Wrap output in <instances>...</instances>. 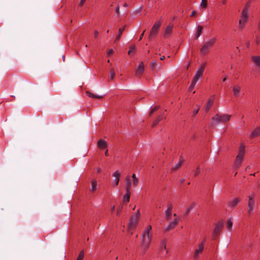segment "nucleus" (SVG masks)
Segmentation results:
<instances>
[{
  "label": "nucleus",
  "mask_w": 260,
  "mask_h": 260,
  "mask_svg": "<svg viewBox=\"0 0 260 260\" xmlns=\"http://www.w3.org/2000/svg\"><path fill=\"white\" fill-rule=\"evenodd\" d=\"M226 0H224V1H223L222 3H223V4H225L226 3Z\"/></svg>",
  "instance_id": "bf43d9fd"
},
{
  "label": "nucleus",
  "mask_w": 260,
  "mask_h": 260,
  "mask_svg": "<svg viewBox=\"0 0 260 260\" xmlns=\"http://www.w3.org/2000/svg\"><path fill=\"white\" fill-rule=\"evenodd\" d=\"M196 83H197V82H196L195 81H193V80L191 81V84L188 89L189 91L191 92L192 90V89L194 88Z\"/></svg>",
  "instance_id": "2f4dec72"
},
{
  "label": "nucleus",
  "mask_w": 260,
  "mask_h": 260,
  "mask_svg": "<svg viewBox=\"0 0 260 260\" xmlns=\"http://www.w3.org/2000/svg\"><path fill=\"white\" fill-rule=\"evenodd\" d=\"M199 110V108H198L197 109H194L193 111V115H194L197 114L198 113Z\"/></svg>",
  "instance_id": "37998d69"
},
{
  "label": "nucleus",
  "mask_w": 260,
  "mask_h": 260,
  "mask_svg": "<svg viewBox=\"0 0 260 260\" xmlns=\"http://www.w3.org/2000/svg\"><path fill=\"white\" fill-rule=\"evenodd\" d=\"M105 155L106 156H108L109 155V153H108V150L107 149L106 151H105Z\"/></svg>",
  "instance_id": "603ef678"
},
{
  "label": "nucleus",
  "mask_w": 260,
  "mask_h": 260,
  "mask_svg": "<svg viewBox=\"0 0 260 260\" xmlns=\"http://www.w3.org/2000/svg\"><path fill=\"white\" fill-rule=\"evenodd\" d=\"M194 206V203L191 204L190 205V206L186 209L185 214H188L190 212V211L193 208Z\"/></svg>",
  "instance_id": "72a5a7b5"
},
{
  "label": "nucleus",
  "mask_w": 260,
  "mask_h": 260,
  "mask_svg": "<svg viewBox=\"0 0 260 260\" xmlns=\"http://www.w3.org/2000/svg\"><path fill=\"white\" fill-rule=\"evenodd\" d=\"M111 211H114V210H115V206H111Z\"/></svg>",
  "instance_id": "3c124183"
},
{
  "label": "nucleus",
  "mask_w": 260,
  "mask_h": 260,
  "mask_svg": "<svg viewBox=\"0 0 260 260\" xmlns=\"http://www.w3.org/2000/svg\"><path fill=\"white\" fill-rule=\"evenodd\" d=\"M231 115L229 114H223L219 115L216 114L213 117L212 120L215 124L220 123H226L230 121Z\"/></svg>",
  "instance_id": "7ed1b4c3"
},
{
  "label": "nucleus",
  "mask_w": 260,
  "mask_h": 260,
  "mask_svg": "<svg viewBox=\"0 0 260 260\" xmlns=\"http://www.w3.org/2000/svg\"><path fill=\"white\" fill-rule=\"evenodd\" d=\"M97 189V182L95 180H92L91 181V187L89 189L90 191L93 192Z\"/></svg>",
  "instance_id": "393cba45"
},
{
  "label": "nucleus",
  "mask_w": 260,
  "mask_h": 260,
  "mask_svg": "<svg viewBox=\"0 0 260 260\" xmlns=\"http://www.w3.org/2000/svg\"><path fill=\"white\" fill-rule=\"evenodd\" d=\"M155 64H156L155 61H152L151 63H150V67L153 68Z\"/></svg>",
  "instance_id": "a18cd8bd"
},
{
  "label": "nucleus",
  "mask_w": 260,
  "mask_h": 260,
  "mask_svg": "<svg viewBox=\"0 0 260 260\" xmlns=\"http://www.w3.org/2000/svg\"><path fill=\"white\" fill-rule=\"evenodd\" d=\"M161 25V22L160 21H158V22H156L154 25L153 26L151 32L149 35V38H152L155 36L159 30V29L160 28V26Z\"/></svg>",
  "instance_id": "1a4fd4ad"
},
{
  "label": "nucleus",
  "mask_w": 260,
  "mask_h": 260,
  "mask_svg": "<svg viewBox=\"0 0 260 260\" xmlns=\"http://www.w3.org/2000/svg\"><path fill=\"white\" fill-rule=\"evenodd\" d=\"M144 64L143 62L140 63L139 67L136 69V76H139L143 73L144 71Z\"/></svg>",
  "instance_id": "dca6fc26"
},
{
  "label": "nucleus",
  "mask_w": 260,
  "mask_h": 260,
  "mask_svg": "<svg viewBox=\"0 0 260 260\" xmlns=\"http://www.w3.org/2000/svg\"><path fill=\"white\" fill-rule=\"evenodd\" d=\"M179 221L177 219H175L172 222H171L165 230V232H168L173 229L178 223Z\"/></svg>",
  "instance_id": "4468645a"
},
{
  "label": "nucleus",
  "mask_w": 260,
  "mask_h": 260,
  "mask_svg": "<svg viewBox=\"0 0 260 260\" xmlns=\"http://www.w3.org/2000/svg\"><path fill=\"white\" fill-rule=\"evenodd\" d=\"M174 216H176V214H174Z\"/></svg>",
  "instance_id": "0e129e2a"
},
{
  "label": "nucleus",
  "mask_w": 260,
  "mask_h": 260,
  "mask_svg": "<svg viewBox=\"0 0 260 260\" xmlns=\"http://www.w3.org/2000/svg\"><path fill=\"white\" fill-rule=\"evenodd\" d=\"M116 76L115 73L113 69H111L110 71V74L109 76V78L110 79L112 80Z\"/></svg>",
  "instance_id": "473e14b6"
},
{
  "label": "nucleus",
  "mask_w": 260,
  "mask_h": 260,
  "mask_svg": "<svg viewBox=\"0 0 260 260\" xmlns=\"http://www.w3.org/2000/svg\"><path fill=\"white\" fill-rule=\"evenodd\" d=\"M194 13H195V12L194 11H192L191 14V16H194Z\"/></svg>",
  "instance_id": "5fc2aeb1"
},
{
  "label": "nucleus",
  "mask_w": 260,
  "mask_h": 260,
  "mask_svg": "<svg viewBox=\"0 0 260 260\" xmlns=\"http://www.w3.org/2000/svg\"><path fill=\"white\" fill-rule=\"evenodd\" d=\"M200 169L199 167H198L195 173H194V176H197L200 172Z\"/></svg>",
  "instance_id": "58836bf2"
},
{
  "label": "nucleus",
  "mask_w": 260,
  "mask_h": 260,
  "mask_svg": "<svg viewBox=\"0 0 260 260\" xmlns=\"http://www.w3.org/2000/svg\"><path fill=\"white\" fill-rule=\"evenodd\" d=\"M260 135V127L256 128L250 134V137L253 138Z\"/></svg>",
  "instance_id": "4be33fe9"
},
{
  "label": "nucleus",
  "mask_w": 260,
  "mask_h": 260,
  "mask_svg": "<svg viewBox=\"0 0 260 260\" xmlns=\"http://www.w3.org/2000/svg\"><path fill=\"white\" fill-rule=\"evenodd\" d=\"M244 153L245 146L243 144H241L239 147L238 154L236 156V159L234 164V166L236 168H238L240 167L243 157L244 155Z\"/></svg>",
  "instance_id": "20e7f679"
},
{
  "label": "nucleus",
  "mask_w": 260,
  "mask_h": 260,
  "mask_svg": "<svg viewBox=\"0 0 260 260\" xmlns=\"http://www.w3.org/2000/svg\"><path fill=\"white\" fill-rule=\"evenodd\" d=\"M205 241V239H204L201 243L199 244L198 247L195 249L193 254V257L194 259H197L199 257L200 255L202 253L204 248Z\"/></svg>",
  "instance_id": "0eeeda50"
},
{
  "label": "nucleus",
  "mask_w": 260,
  "mask_h": 260,
  "mask_svg": "<svg viewBox=\"0 0 260 260\" xmlns=\"http://www.w3.org/2000/svg\"><path fill=\"white\" fill-rule=\"evenodd\" d=\"M184 179H183L180 180V182H181V183H183V182H184Z\"/></svg>",
  "instance_id": "4d7b16f0"
},
{
  "label": "nucleus",
  "mask_w": 260,
  "mask_h": 260,
  "mask_svg": "<svg viewBox=\"0 0 260 260\" xmlns=\"http://www.w3.org/2000/svg\"><path fill=\"white\" fill-rule=\"evenodd\" d=\"M126 194L123 197V204H126L129 201L131 191L128 190V188L126 190Z\"/></svg>",
  "instance_id": "5701e85b"
},
{
  "label": "nucleus",
  "mask_w": 260,
  "mask_h": 260,
  "mask_svg": "<svg viewBox=\"0 0 260 260\" xmlns=\"http://www.w3.org/2000/svg\"><path fill=\"white\" fill-rule=\"evenodd\" d=\"M125 28V26H123L122 27L119 28L118 34L116 38V41H118L120 39V36L122 35L123 31L124 30Z\"/></svg>",
  "instance_id": "cd10ccee"
},
{
  "label": "nucleus",
  "mask_w": 260,
  "mask_h": 260,
  "mask_svg": "<svg viewBox=\"0 0 260 260\" xmlns=\"http://www.w3.org/2000/svg\"><path fill=\"white\" fill-rule=\"evenodd\" d=\"M250 7V2H248L242 11L240 19L239 21V29L241 30L243 29L248 22L249 15Z\"/></svg>",
  "instance_id": "f03ea898"
},
{
  "label": "nucleus",
  "mask_w": 260,
  "mask_h": 260,
  "mask_svg": "<svg viewBox=\"0 0 260 260\" xmlns=\"http://www.w3.org/2000/svg\"><path fill=\"white\" fill-rule=\"evenodd\" d=\"M164 117L162 115H159L157 119L154 120L152 124V126H154L156 125Z\"/></svg>",
  "instance_id": "c756f323"
},
{
  "label": "nucleus",
  "mask_w": 260,
  "mask_h": 260,
  "mask_svg": "<svg viewBox=\"0 0 260 260\" xmlns=\"http://www.w3.org/2000/svg\"><path fill=\"white\" fill-rule=\"evenodd\" d=\"M115 12L116 14H119V6L118 5L115 8Z\"/></svg>",
  "instance_id": "a19ab883"
},
{
  "label": "nucleus",
  "mask_w": 260,
  "mask_h": 260,
  "mask_svg": "<svg viewBox=\"0 0 260 260\" xmlns=\"http://www.w3.org/2000/svg\"><path fill=\"white\" fill-rule=\"evenodd\" d=\"M62 59H63V61H64V60H65L64 56H62Z\"/></svg>",
  "instance_id": "052dcab7"
},
{
  "label": "nucleus",
  "mask_w": 260,
  "mask_h": 260,
  "mask_svg": "<svg viewBox=\"0 0 260 260\" xmlns=\"http://www.w3.org/2000/svg\"><path fill=\"white\" fill-rule=\"evenodd\" d=\"M138 183V179H135L133 180V184L135 187H136Z\"/></svg>",
  "instance_id": "ea45409f"
},
{
  "label": "nucleus",
  "mask_w": 260,
  "mask_h": 260,
  "mask_svg": "<svg viewBox=\"0 0 260 260\" xmlns=\"http://www.w3.org/2000/svg\"><path fill=\"white\" fill-rule=\"evenodd\" d=\"M96 170H97V172H98V173H100V172L102 171L101 169H100V168H98L96 169Z\"/></svg>",
  "instance_id": "8fccbe9b"
},
{
  "label": "nucleus",
  "mask_w": 260,
  "mask_h": 260,
  "mask_svg": "<svg viewBox=\"0 0 260 260\" xmlns=\"http://www.w3.org/2000/svg\"><path fill=\"white\" fill-rule=\"evenodd\" d=\"M132 178L133 179V180H134L135 179H137L136 177V175L135 174H134L133 175H132Z\"/></svg>",
  "instance_id": "864d4df0"
},
{
  "label": "nucleus",
  "mask_w": 260,
  "mask_h": 260,
  "mask_svg": "<svg viewBox=\"0 0 260 260\" xmlns=\"http://www.w3.org/2000/svg\"><path fill=\"white\" fill-rule=\"evenodd\" d=\"M201 6L204 8H206L207 6V1L206 0H202Z\"/></svg>",
  "instance_id": "4c0bfd02"
},
{
  "label": "nucleus",
  "mask_w": 260,
  "mask_h": 260,
  "mask_svg": "<svg viewBox=\"0 0 260 260\" xmlns=\"http://www.w3.org/2000/svg\"><path fill=\"white\" fill-rule=\"evenodd\" d=\"M254 201L253 199V197L249 196V202H248V211L249 214H251L254 208Z\"/></svg>",
  "instance_id": "9d476101"
},
{
  "label": "nucleus",
  "mask_w": 260,
  "mask_h": 260,
  "mask_svg": "<svg viewBox=\"0 0 260 260\" xmlns=\"http://www.w3.org/2000/svg\"><path fill=\"white\" fill-rule=\"evenodd\" d=\"M241 87L239 85H234L233 87L234 95L236 97H239L241 95Z\"/></svg>",
  "instance_id": "2eb2a0df"
},
{
  "label": "nucleus",
  "mask_w": 260,
  "mask_h": 260,
  "mask_svg": "<svg viewBox=\"0 0 260 260\" xmlns=\"http://www.w3.org/2000/svg\"><path fill=\"white\" fill-rule=\"evenodd\" d=\"M251 60L255 67L260 69V56L259 55L252 56L251 58Z\"/></svg>",
  "instance_id": "f8f14e48"
},
{
  "label": "nucleus",
  "mask_w": 260,
  "mask_h": 260,
  "mask_svg": "<svg viewBox=\"0 0 260 260\" xmlns=\"http://www.w3.org/2000/svg\"><path fill=\"white\" fill-rule=\"evenodd\" d=\"M205 64H202L197 70L196 72V74L194 76L192 80L195 81L197 82L198 80L200 79L203 75V72L205 70Z\"/></svg>",
  "instance_id": "6e6552de"
},
{
  "label": "nucleus",
  "mask_w": 260,
  "mask_h": 260,
  "mask_svg": "<svg viewBox=\"0 0 260 260\" xmlns=\"http://www.w3.org/2000/svg\"><path fill=\"white\" fill-rule=\"evenodd\" d=\"M203 29V28L202 26L199 25L198 26L197 31L195 34V37L196 39H198L200 36Z\"/></svg>",
  "instance_id": "b1692460"
},
{
  "label": "nucleus",
  "mask_w": 260,
  "mask_h": 260,
  "mask_svg": "<svg viewBox=\"0 0 260 260\" xmlns=\"http://www.w3.org/2000/svg\"><path fill=\"white\" fill-rule=\"evenodd\" d=\"M214 96H213L212 98H210L208 102H207V104L205 106V111L206 112H208L210 109L211 108V107H212L213 104V102H214Z\"/></svg>",
  "instance_id": "f3484780"
},
{
  "label": "nucleus",
  "mask_w": 260,
  "mask_h": 260,
  "mask_svg": "<svg viewBox=\"0 0 260 260\" xmlns=\"http://www.w3.org/2000/svg\"><path fill=\"white\" fill-rule=\"evenodd\" d=\"M135 49H136V46L135 45L130 46L129 50L128 52V54H130L132 51H133L135 50Z\"/></svg>",
  "instance_id": "c9c22d12"
},
{
  "label": "nucleus",
  "mask_w": 260,
  "mask_h": 260,
  "mask_svg": "<svg viewBox=\"0 0 260 260\" xmlns=\"http://www.w3.org/2000/svg\"><path fill=\"white\" fill-rule=\"evenodd\" d=\"M83 257H84V252H83V251H81L80 252V253L77 258V260H83Z\"/></svg>",
  "instance_id": "f704fd0d"
},
{
  "label": "nucleus",
  "mask_w": 260,
  "mask_h": 260,
  "mask_svg": "<svg viewBox=\"0 0 260 260\" xmlns=\"http://www.w3.org/2000/svg\"><path fill=\"white\" fill-rule=\"evenodd\" d=\"M123 6L125 7H126L127 6V4L126 3H124L123 4Z\"/></svg>",
  "instance_id": "13d9d810"
},
{
  "label": "nucleus",
  "mask_w": 260,
  "mask_h": 260,
  "mask_svg": "<svg viewBox=\"0 0 260 260\" xmlns=\"http://www.w3.org/2000/svg\"><path fill=\"white\" fill-rule=\"evenodd\" d=\"M126 190L128 188V190H131L132 187V180L129 177H127L126 178Z\"/></svg>",
  "instance_id": "a878e982"
},
{
  "label": "nucleus",
  "mask_w": 260,
  "mask_h": 260,
  "mask_svg": "<svg viewBox=\"0 0 260 260\" xmlns=\"http://www.w3.org/2000/svg\"><path fill=\"white\" fill-rule=\"evenodd\" d=\"M98 146L101 149H104L107 147V144L106 141L101 139L98 142Z\"/></svg>",
  "instance_id": "412c9836"
},
{
  "label": "nucleus",
  "mask_w": 260,
  "mask_h": 260,
  "mask_svg": "<svg viewBox=\"0 0 260 260\" xmlns=\"http://www.w3.org/2000/svg\"><path fill=\"white\" fill-rule=\"evenodd\" d=\"M140 217V212L138 210L137 213L133 214L129 219L128 229V231L134 230L138 223Z\"/></svg>",
  "instance_id": "39448f33"
},
{
  "label": "nucleus",
  "mask_w": 260,
  "mask_h": 260,
  "mask_svg": "<svg viewBox=\"0 0 260 260\" xmlns=\"http://www.w3.org/2000/svg\"><path fill=\"white\" fill-rule=\"evenodd\" d=\"M112 176L113 177H114V179L113 182V185L115 186L118 185L119 181L120 173L118 170H117L114 173H113Z\"/></svg>",
  "instance_id": "9b49d317"
},
{
  "label": "nucleus",
  "mask_w": 260,
  "mask_h": 260,
  "mask_svg": "<svg viewBox=\"0 0 260 260\" xmlns=\"http://www.w3.org/2000/svg\"><path fill=\"white\" fill-rule=\"evenodd\" d=\"M173 25L172 24H169L166 28L165 32V37L167 38L170 36L172 32Z\"/></svg>",
  "instance_id": "6ab92c4d"
},
{
  "label": "nucleus",
  "mask_w": 260,
  "mask_h": 260,
  "mask_svg": "<svg viewBox=\"0 0 260 260\" xmlns=\"http://www.w3.org/2000/svg\"><path fill=\"white\" fill-rule=\"evenodd\" d=\"M99 34V32L96 30L94 31V37L97 38Z\"/></svg>",
  "instance_id": "de8ad7c7"
},
{
  "label": "nucleus",
  "mask_w": 260,
  "mask_h": 260,
  "mask_svg": "<svg viewBox=\"0 0 260 260\" xmlns=\"http://www.w3.org/2000/svg\"><path fill=\"white\" fill-rule=\"evenodd\" d=\"M225 80H226V78L225 77L223 79L222 81L224 82V81H225Z\"/></svg>",
  "instance_id": "680f3d73"
},
{
  "label": "nucleus",
  "mask_w": 260,
  "mask_h": 260,
  "mask_svg": "<svg viewBox=\"0 0 260 260\" xmlns=\"http://www.w3.org/2000/svg\"><path fill=\"white\" fill-rule=\"evenodd\" d=\"M215 41V39L207 41L201 49V54L202 55H205L208 52V50L212 48Z\"/></svg>",
  "instance_id": "423d86ee"
},
{
  "label": "nucleus",
  "mask_w": 260,
  "mask_h": 260,
  "mask_svg": "<svg viewBox=\"0 0 260 260\" xmlns=\"http://www.w3.org/2000/svg\"><path fill=\"white\" fill-rule=\"evenodd\" d=\"M86 95L90 98H92L101 99L103 97V95H96L89 91L86 92Z\"/></svg>",
  "instance_id": "bb28decb"
},
{
  "label": "nucleus",
  "mask_w": 260,
  "mask_h": 260,
  "mask_svg": "<svg viewBox=\"0 0 260 260\" xmlns=\"http://www.w3.org/2000/svg\"><path fill=\"white\" fill-rule=\"evenodd\" d=\"M222 227H223V223L221 222H218L216 224L215 228L214 229V235H217L220 232V231H221Z\"/></svg>",
  "instance_id": "a211bd4d"
},
{
  "label": "nucleus",
  "mask_w": 260,
  "mask_h": 260,
  "mask_svg": "<svg viewBox=\"0 0 260 260\" xmlns=\"http://www.w3.org/2000/svg\"><path fill=\"white\" fill-rule=\"evenodd\" d=\"M85 1H86V0H81L80 3V5L82 6Z\"/></svg>",
  "instance_id": "49530a36"
},
{
  "label": "nucleus",
  "mask_w": 260,
  "mask_h": 260,
  "mask_svg": "<svg viewBox=\"0 0 260 260\" xmlns=\"http://www.w3.org/2000/svg\"><path fill=\"white\" fill-rule=\"evenodd\" d=\"M183 161V160L180 158L178 163L172 167V170L176 171L181 166Z\"/></svg>",
  "instance_id": "c85d7f7f"
},
{
  "label": "nucleus",
  "mask_w": 260,
  "mask_h": 260,
  "mask_svg": "<svg viewBox=\"0 0 260 260\" xmlns=\"http://www.w3.org/2000/svg\"><path fill=\"white\" fill-rule=\"evenodd\" d=\"M233 226V221L231 218H230L227 222V228L228 230L230 231Z\"/></svg>",
  "instance_id": "7c9ffc66"
},
{
  "label": "nucleus",
  "mask_w": 260,
  "mask_h": 260,
  "mask_svg": "<svg viewBox=\"0 0 260 260\" xmlns=\"http://www.w3.org/2000/svg\"><path fill=\"white\" fill-rule=\"evenodd\" d=\"M160 248L161 249H166V245L164 241H162L160 244Z\"/></svg>",
  "instance_id": "e433bc0d"
},
{
  "label": "nucleus",
  "mask_w": 260,
  "mask_h": 260,
  "mask_svg": "<svg viewBox=\"0 0 260 260\" xmlns=\"http://www.w3.org/2000/svg\"><path fill=\"white\" fill-rule=\"evenodd\" d=\"M151 230V225H149L144 230L142 234L141 245L145 250L149 248L151 241L152 236L151 233H150Z\"/></svg>",
  "instance_id": "f257e3e1"
},
{
  "label": "nucleus",
  "mask_w": 260,
  "mask_h": 260,
  "mask_svg": "<svg viewBox=\"0 0 260 260\" xmlns=\"http://www.w3.org/2000/svg\"><path fill=\"white\" fill-rule=\"evenodd\" d=\"M113 51H113V49H110V50H109L108 51V53H107V54H108V55H109H109H111V54L113 53Z\"/></svg>",
  "instance_id": "c03bdc74"
},
{
  "label": "nucleus",
  "mask_w": 260,
  "mask_h": 260,
  "mask_svg": "<svg viewBox=\"0 0 260 260\" xmlns=\"http://www.w3.org/2000/svg\"><path fill=\"white\" fill-rule=\"evenodd\" d=\"M240 202V199L239 198H235L233 199L231 201H230L229 203V207L231 208L235 207Z\"/></svg>",
  "instance_id": "aec40b11"
},
{
  "label": "nucleus",
  "mask_w": 260,
  "mask_h": 260,
  "mask_svg": "<svg viewBox=\"0 0 260 260\" xmlns=\"http://www.w3.org/2000/svg\"><path fill=\"white\" fill-rule=\"evenodd\" d=\"M120 213V210H117V214H118Z\"/></svg>",
  "instance_id": "e2e57ef3"
},
{
  "label": "nucleus",
  "mask_w": 260,
  "mask_h": 260,
  "mask_svg": "<svg viewBox=\"0 0 260 260\" xmlns=\"http://www.w3.org/2000/svg\"><path fill=\"white\" fill-rule=\"evenodd\" d=\"M165 59V56H161V57H160V60H163V59Z\"/></svg>",
  "instance_id": "6e6d98bb"
},
{
  "label": "nucleus",
  "mask_w": 260,
  "mask_h": 260,
  "mask_svg": "<svg viewBox=\"0 0 260 260\" xmlns=\"http://www.w3.org/2000/svg\"><path fill=\"white\" fill-rule=\"evenodd\" d=\"M144 31L140 35L139 40H141L143 37Z\"/></svg>",
  "instance_id": "09e8293b"
},
{
  "label": "nucleus",
  "mask_w": 260,
  "mask_h": 260,
  "mask_svg": "<svg viewBox=\"0 0 260 260\" xmlns=\"http://www.w3.org/2000/svg\"><path fill=\"white\" fill-rule=\"evenodd\" d=\"M158 109V108L157 107H154V108H153L150 113V114L151 115L153 112H154L155 111H156Z\"/></svg>",
  "instance_id": "79ce46f5"
},
{
  "label": "nucleus",
  "mask_w": 260,
  "mask_h": 260,
  "mask_svg": "<svg viewBox=\"0 0 260 260\" xmlns=\"http://www.w3.org/2000/svg\"><path fill=\"white\" fill-rule=\"evenodd\" d=\"M172 208V205L171 204H169L168 208L165 211V218L167 220H170L171 218Z\"/></svg>",
  "instance_id": "ddd939ff"
}]
</instances>
